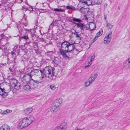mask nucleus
I'll list each match as a JSON object with an SVG mask.
<instances>
[{
    "mask_svg": "<svg viewBox=\"0 0 130 130\" xmlns=\"http://www.w3.org/2000/svg\"><path fill=\"white\" fill-rule=\"evenodd\" d=\"M32 75L30 73H28L24 75L21 79L22 82L25 84H30V81L32 78Z\"/></svg>",
    "mask_w": 130,
    "mask_h": 130,
    "instance_id": "8",
    "label": "nucleus"
},
{
    "mask_svg": "<svg viewBox=\"0 0 130 130\" xmlns=\"http://www.w3.org/2000/svg\"><path fill=\"white\" fill-rule=\"evenodd\" d=\"M61 49L63 50H69L70 52H72L75 49L74 45L70 43L68 41H65L62 42L61 46Z\"/></svg>",
    "mask_w": 130,
    "mask_h": 130,
    "instance_id": "5",
    "label": "nucleus"
},
{
    "mask_svg": "<svg viewBox=\"0 0 130 130\" xmlns=\"http://www.w3.org/2000/svg\"><path fill=\"white\" fill-rule=\"evenodd\" d=\"M26 24L20 23L17 25V27L19 30V35H23V36L20 37V40L24 39L27 40L29 38H31V39L34 40L35 38H37L38 36L35 34V31L34 29H27L25 27L27 26Z\"/></svg>",
    "mask_w": 130,
    "mask_h": 130,
    "instance_id": "1",
    "label": "nucleus"
},
{
    "mask_svg": "<svg viewBox=\"0 0 130 130\" xmlns=\"http://www.w3.org/2000/svg\"><path fill=\"white\" fill-rule=\"evenodd\" d=\"M59 108V107L53 104L50 108V110L51 112H56Z\"/></svg>",
    "mask_w": 130,
    "mask_h": 130,
    "instance_id": "24",
    "label": "nucleus"
},
{
    "mask_svg": "<svg viewBox=\"0 0 130 130\" xmlns=\"http://www.w3.org/2000/svg\"><path fill=\"white\" fill-rule=\"evenodd\" d=\"M92 2H91V4L95 5L96 4L97 5L101 4L102 3V1L101 0H93V1H92Z\"/></svg>",
    "mask_w": 130,
    "mask_h": 130,
    "instance_id": "28",
    "label": "nucleus"
},
{
    "mask_svg": "<svg viewBox=\"0 0 130 130\" xmlns=\"http://www.w3.org/2000/svg\"><path fill=\"white\" fill-rule=\"evenodd\" d=\"M9 0H1V2L2 3L6 4L8 2Z\"/></svg>",
    "mask_w": 130,
    "mask_h": 130,
    "instance_id": "44",
    "label": "nucleus"
},
{
    "mask_svg": "<svg viewBox=\"0 0 130 130\" xmlns=\"http://www.w3.org/2000/svg\"><path fill=\"white\" fill-rule=\"evenodd\" d=\"M26 44H28L30 46L33 47L34 48H35V50H37V48L38 47L37 43L34 42H27Z\"/></svg>",
    "mask_w": 130,
    "mask_h": 130,
    "instance_id": "20",
    "label": "nucleus"
},
{
    "mask_svg": "<svg viewBox=\"0 0 130 130\" xmlns=\"http://www.w3.org/2000/svg\"><path fill=\"white\" fill-rule=\"evenodd\" d=\"M54 25L51 24L49 26V28L48 29V32H50L52 30V28L54 27Z\"/></svg>",
    "mask_w": 130,
    "mask_h": 130,
    "instance_id": "38",
    "label": "nucleus"
},
{
    "mask_svg": "<svg viewBox=\"0 0 130 130\" xmlns=\"http://www.w3.org/2000/svg\"><path fill=\"white\" fill-rule=\"evenodd\" d=\"M39 79H38L36 80L33 79L32 78H31V79L30 81V85H31V87L32 88L34 89L37 87V84H38L42 82V78L43 76L41 77H39Z\"/></svg>",
    "mask_w": 130,
    "mask_h": 130,
    "instance_id": "10",
    "label": "nucleus"
},
{
    "mask_svg": "<svg viewBox=\"0 0 130 130\" xmlns=\"http://www.w3.org/2000/svg\"><path fill=\"white\" fill-rule=\"evenodd\" d=\"M75 32L76 33H77L78 32H76V31H75ZM74 34L75 35H76V37H77V38H78V37H80L79 36V35L77 33H76V34H75V33H74Z\"/></svg>",
    "mask_w": 130,
    "mask_h": 130,
    "instance_id": "47",
    "label": "nucleus"
},
{
    "mask_svg": "<svg viewBox=\"0 0 130 130\" xmlns=\"http://www.w3.org/2000/svg\"><path fill=\"white\" fill-rule=\"evenodd\" d=\"M92 1V0H90V2H91Z\"/></svg>",
    "mask_w": 130,
    "mask_h": 130,
    "instance_id": "62",
    "label": "nucleus"
},
{
    "mask_svg": "<svg viewBox=\"0 0 130 130\" xmlns=\"http://www.w3.org/2000/svg\"><path fill=\"white\" fill-rule=\"evenodd\" d=\"M21 46L22 47H23L24 48V46L23 45H22Z\"/></svg>",
    "mask_w": 130,
    "mask_h": 130,
    "instance_id": "59",
    "label": "nucleus"
},
{
    "mask_svg": "<svg viewBox=\"0 0 130 130\" xmlns=\"http://www.w3.org/2000/svg\"><path fill=\"white\" fill-rule=\"evenodd\" d=\"M90 1V0H79V2L84 5L89 6L92 4Z\"/></svg>",
    "mask_w": 130,
    "mask_h": 130,
    "instance_id": "19",
    "label": "nucleus"
},
{
    "mask_svg": "<svg viewBox=\"0 0 130 130\" xmlns=\"http://www.w3.org/2000/svg\"><path fill=\"white\" fill-rule=\"evenodd\" d=\"M41 40H42V42H46V41L45 40H44V39L42 38L41 39Z\"/></svg>",
    "mask_w": 130,
    "mask_h": 130,
    "instance_id": "51",
    "label": "nucleus"
},
{
    "mask_svg": "<svg viewBox=\"0 0 130 130\" xmlns=\"http://www.w3.org/2000/svg\"><path fill=\"white\" fill-rule=\"evenodd\" d=\"M32 88L31 87V85H28L27 84H26V85H23V89L26 90H30V89Z\"/></svg>",
    "mask_w": 130,
    "mask_h": 130,
    "instance_id": "26",
    "label": "nucleus"
},
{
    "mask_svg": "<svg viewBox=\"0 0 130 130\" xmlns=\"http://www.w3.org/2000/svg\"><path fill=\"white\" fill-rule=\"evenodd\" d=\"M32 109L31 108H28L24 110V112L25 114L28 115L30 113L32 110Z\"/></svg>",
    "mask_w": 130,
    "mask_h": 130,
    "instance_id": "29",
    "label": "nucleus"
},
{
    "mask_svg": "<svg viewBox=\"0 0 130 130\" xmlns=\"http://www.w3.org/2000/svg\"><path fill=\"white\" fill-rule=\"evenodd\" d=\"M1 5H0V8H1Z\"/></svg>",
    "mask_w": 130,
    "mask_h": 130,
    "instance_id": "63",
    "label": "nucleus"
},
{
    "mask_svg": "<svg viewBox=\"0 0 130 130\" xmlns=\"http://www.w3.org/2000/svg\"><path fill=\"white\" fill-rule=\"evenodd\" d=\"M73 23L76 25L77 27L79 28L81 30L84 31V29L85 28V25L83 23H77L73 22Z\"/></svg>",
    "mask_w": 130,
    "mask_h": 130,
    "instance_id": "16",
    "label": "nucleus"
},
{
    "mask_svg": "<svg viewBox=\"0 0 130 130\" xmlns=\"http://www.w3.org/2000/svg\"><path fill=\"white\" fill-rule=\"evenodd\" d=\"M104 18H105V20H106V15H104Z\"/></svg>",
    "mask_w": 130,
    "mask_h": 130,
    "instance_id": "53",
    "label": "nucleus"
},
{
    "mask_svg": "<svg viewBox=\"0 0 130 130\" xmlns=\"http://www.w3.org/2000/svg\"><path fill=\"white\" fill-rule=\"evenodd\" d=\"M91 84V83L88 80V81L87 82L85 83L84 86L85 87H87L89 86Z\"/></svg>",
    "mask_w": 130,
    "mask_h": 130,
    "instance_id": "39",
    "label": "nucleus"
},
{
    "mask_svg": "<svg viewBox=\"0 0 130 130\" xmlns=\"http://www.w3.org/2000/svg\"><path fill=\"white\" fill-rule=\"evenodd\" d=\"M90 25L94 27V28L92 29H91L90 28V26L89 27V29H90V30H94L95 29V28H96L95 24L94 23H92Z\"/></svg>",
    "mask_w": 130,
    "mask_h": 130,
    "instance_id": "37",
    "label": "nucleus"
},
{
    "mask_svg": "<svg viewBox=\"0 0 130 130\" xmlns=\"http://www.w3.org/2000/svg\"><path fill=\"white\" fill-rule=\"evenodd\" d=\"M14 4V2H10L9 3V4L10 5V6H13Z\"/></svg>",
    "mask_w": 130,
    "mask_h": 130,
    "instance_id": "50",
    "label": "nucleus"
},
{
    "mask_svg": "<svg viewBox=\"0 0 130 130\" xmlns=\"http://www.w3.org/2000/svg\"><path fill=\"white\" fill-rule=\"evenodd\" d=\"M52 62L54 64L57 65L59 63V61L57 57H54V59L52 60Z\"/></svg>",
    "mask_w": 130,
    "mask_h": 130,
    "instance_id": "27",
    "label": "nucleus"
},
{
    "mask_svg": "<svg viewBox=\"0 0 130 130\" xmlns=\"http://www.w3.org/2000/svg\"><path fill=\"white\" fill-rule=\"evenodd\" d=\"M6 65V63H0V70H2V69Z\"/></svg>",
    "mask_w": 130,
    "mask_h": 130,
    "instance_id": "41",
    "label": "nucleus"
},
{
    "mask_svg": "<svg viewBox=\"0 0 130 130\" xmlns=\"http://www.w3.org/2000/svg\"><path fill=\"white\" fill-rule=\"evenodd\" d=\"M7 45L6 44L5 46H2L1 47V49L4 52L3 55L8 57L12 58L14 60L16 59L17 55H19V48L15 46L13 48V50L12 52H10V51L7 48Z\"/></svg>",
    "mask_w": 130,
    "mask_h": 130,
    "instance_id": "2",
    "label": "nucleus"
},
{
    "mask_svg": "<svg viewBox=\"0 0 130 130\" xmlns=\"http://www.w3.org/2000/svg\"><path fill=\"white\" fill-rule=\"evenodd\" d=\"M80 7H78V6H77V8H75V9L76 10H78V11H80Z\"/></svg>",
    "mask_w": 130,
    "mask_h": 130,
    "instance_id": "48",
    "label": "nucleus"
},
{
    "mask_svg": "<svg viewBox=\"0 0 130 130\" xmlns=\"http://www.w3.org/2000/svg\"><path fill=\"white\" fill-rule=\"evenodd\" d=\"M76 130H83V129H82L79 130V129H76Z\"/></svg>",
    "mask_w": 130,
    "mask_h": 130,
    "instance_id": "60",
    "label": "nucleus"
},
{
    "mask_svg": "<svg viewBox=\"0 0 130 130\" xmlns=\"http://www.w3.org/2000/svg\"><path fill=\"white\" fill-rule=\"evenodd\" d=\"M54 53V52L53 51H47L45 53V55L50 57H51Z\"/></svg>",
    "mask_w": 130,
    "mask_h": 130,
    "instance_id": "30",
    "label": "nucleus"
},
{
    "mask_svg": "<svg viewBox=\"0 0 130 130\" xmlns=\"http://www.w3.org/2000/svg\"><path fill=\"white\" fill-rule=\"evenodd\" d=\"M36 24L34 27V30L36 31L35 34L36 32H39L41 34H42L41 32V29L42 27L41 26V25L40 22H38V21L37 20H36L35 21Z\"/></svg>",
    "mask_w": 130,
    "mask_h": 130,
    "instance_id": "11",
    "label": "nucleus"
},
{
    "mask_svg": "<svg viewBox=\"0 0 130 130\" xmlns=\"http://www.w3.org/2000/svg\"><path fill=\"white\" fill-rule=\"evenodd\" d=\"M2 72L1 70H0V76H1V75H2Z\"/></svg>",
    "mask_w": 130,
    "mask_h": 130,
    "instance_id": "52",
    "label": "nucleus"
},
{
    "mask_svg": "<svg viewBox=\"0 0 130 130\" xmlns=\"http://www.w3.org/2000/svg\"><path fill=\"white\" fill-rule=\"evenodd\" d=\"M98 75L97 74H95L94 75H92L88 79V80L90 81L92 84L97 77Z\"/></svg>",
    "mask_w": 130,
    "mask_h": 130,
    "instance_id": "22",
    "label": "nucleus"
},
{
    "mask_svg": "<svg viewBox=\"0 0 130 130\" xmlns=\"http://www.w3.org/2000/svg\"><path fill=\"white\" fill-rule=\"evenodd\" d=\"M118 9H119V10H120V7H118Z\"/></svg>",
    "mask_w": 130,
    "mask_h": 130,
    "instance_id": "56",
    "label": "nucleus"
},
{
    "mask_svg": "<svg viewBox=\"0 0 130 130\" xmlns=\"http://www.w3.org/2000/svg\"><path fill=\"white\" fill-rule=\"evenodd\" d=\"M43 75H44L47 77L51 79H54L53 76H56L59 72L58 71H56L55 69L51 67H45L42 70Z\"/></svg>",
    "mask_w": 130,
    "mask_h": 130,
    "instance_id": "3",
    "label": "nucleus"
},
{
    "mask_svg": "<svg viewBox=\"0 0 130 130\" xmlns=\"http://www.w3.org/2000/svg\"><path fill=\"white\" fill-rule=\"evenodd\" d=\"M9 111V110H7V112H8L9 111Z\"/></svg>",
    "mask_w": 130,
    "mask_h": 130,
    "instance_id": "57",
    "label": "nucleus"
},
{
    "mask_svg": "<svg viewBox=\"0 0 130 130\" xmlns=\"http://www.w3.org/2000/svg\"><path fill=\"white\" fill-rule=\"evenodd\" d=\"M7 56L8 57L7 63L8 64H11V65H10L11 66L9 68V70L11 72H13L15 68V65L14 64L15 63L16 64L17 63V62L15 61L16 59L14 60L13 58L9 57L8 56Z\"/></svg>",
    "mask_w": 130,
    "mask_h": 130,
    "instance_id": "7",
    "label": "nucleus"
},
{
    "mask_svg": "<svg viewBox=\"0 0 130 130\" xmlns=\"http://www.w3.org/2000/svg\"><path fill=\"white\" fill-rule=\"evenodd\" d=\"M67 127V123L65 122H63L62 123L60 126L56 128L54 130H65Z\"/></svg>",
    "mask_w": 130,
    "mask_h": 130,
    "instance_id": "15",
    "label": "nucleus"
},
{
    "mask_svg": "<svg viewBox=\"0 0 130 130\" xmlns=\"http://www.w3.org/2000/svg\"><path fill=\"white\" fill-rule=\"evenodd\" d=\"M70 10H73V11H76L75 8L71 6Z\"/></svg>",
    "mask_w": 130,
    "mask_h": 130,
    "instance_id": "45",
    "label": "nucleus"
},
{
    "mask_svg": "<svg viewBox=\"0 0 130 130\" xmlns=\"http://www.w3.org/2000/svg\"><path fill=\"white\" fill-rule=\"evenodd\" d=\"M72 20L73 21L78 22L80 23L82 22V20L79 18H73Z\"/></svg>",
    "mask_w": 130,
    "mask_h": 130,
    "instance_id": "33",
    "label": "nucleus"
},
{
    "mask_svg": "<svg viewBox=\"0 0 130 130\" xmlns=\"http://www.w3.org/2000/svg\"><path fill=\"white\" fill-rule=\"evenodd\" d=\"M41 4L42 6L43 7H45L47 5L48 6V4L46 3H42Z\"/></svg>",
    "mask_w": 130,
    "mask_h": 130,
    "instance_id": "43",
    "label": "nucleus"
},
{
    "mask_svg": "<svg viewBox=\"0 0 130 130\" xmlns=\"http://www.w3.org/2000/svg\"><path fill=\"white\" fill-rule=\"evenodd\" d=\"M10 86L16 89H19L21 86L18 81L14 78H12L10 80Z\"/></svg>",
    "mask_w": 130,
    "mask_h": 130,
    "instance_id": "6",
    "label": "nucleus"
},
{
    "mask_svg": "<svg viewBox=\"0 0 130 130\" xmlns=\"http://www.w3.org/2000/svg\"><path fill=\"white\" fill-rule=\"evenodd\" d=\"M41 10H42L43 11H44V9H41Z\"/></svg>",
    "mask_w": 130,
    "mask_h": 130,
    "instance_id": "61",
    "label": "nucleus"
},
{
    "mask_svg": "<svg viewBox=\"0 0 130 130\" xmlns=\"http://www.w3.org/2000/svg\"><path fill=\"white\" fill-rule=\"evenodd\" d=\"M42 72V70L40 69H34L31 71L30 73L32 75V76L34 75L38 76L41 75L42 76L43 75Z\"/></svg>",
    "mask_w": 130,
    "mask_h": 130,
    "instance_id": "13",
    "label": "nucleus"
},
{
    "mask_svg": "<svg viewBox=\"0 0 130 130\" xmlns=\"http://www.w3.org/2000/svg\"><path fill=\"white\" fill-rule=\"evenodd\" d=\"M9 111V110H7V112H8L9 111Z\"/></svg>",
    "mask_w": 130,
    "mask_h": 130,
    "instance_id": "58",
    "label": "nucleus"
},
{
    "mask_svg": "<svg viewBox=\"0 0 130 130\" xmlns=\"http://www.w3.org/2000/svg\"><path fill=\"white\" fill-rule=\"evenodd\" d=\"M56 21H55L53 20L52 23H51V24L53 25H55V24H56Z\"/></svg>",
    "mask_w": 130,
    "mask_h": 130,
    "instance_id": "46",
    "label": "nucleus"
},
{
    "mask_svg": "<svg viewBox=\"0 0 130 130\" xmlns=\"http://www.w3.org/2000/svg\"><path fill=\"white\" fill-rule=\"evenodd\" d=\"M123 66L126 69H127L130 67V66H129L128 64L127 63L126 61L124 63Z\"/></svg>",
    "mask_w": 130,
    "mask_h": 130,
    "instance_id": "36",
    "label": "nucleus"
},
{
    "mask_svg": "<svg viewBox=\"0 0 130 130\" xmlns=\"http://www.w3.org/2000/svg\"><path fill=\"white\" fill-rule=\"evenodd\" d=\"M50 88L52 90L55 89L56 88V87L55 85H50Z\"/></svg>",
    "mask_w": 130,
    "mask_h": 130,
    "instance_id": "42",
    "label": "nucleus"
},
{
    "mask_svg": "<svg viewBox=\"0 0 130 130\" xmlns=\"http://www.w3.org/2000/svg\"><path fill=\"white\" fill-rule=\"evenodd\" d=\"M83 130H89L88 129H85V128L83 129Z\"/></svg>",
    "mask_w": 130,
    "mask_h": 130,
    "instance_id": "54",
    "label": "nucleus"
},
{
    "mask_svg": "<svg viewBox=\"0 0 130 130\" xmlns=\"http://www.w3.org/2000/svg\"><path fill=\"white\" fill-rule=\"evenodd\" d=\"M95 58V55L94 54H92L89 57V59L90 60V61L88 62V65L85 66V68L89 67L91 65L92 63V62L94 60Z\"/></svg>",
    "mask_w": 130,
    "mask_h": 130,
    "instance_id": "18",
    "label": "nucleus"
},
{
    "mask_svg": "<svg viewBox=\"0 0 130 130\" xmlns=\"http://www.w3.org/2000/svg\"><path fill=\"white\" fill-rule=\"evenodd\" d=\"M26 4L23 6L22 7V10L26 11L27 10H28L30 11V13H35V11L33 10L32 7L30 5H28V3L27 2L26 3Z\"/></svg>",
    "mask_w": 130,
    "mask_h": 130,
    "instance_id": "12",
    "label": "nucleus"
},
{
    "mask_svg": "<svg viewBox=\"0 0 130 130\" xmlns=\"http://www.w3.org/2000/svg\"><path fill=\"white\" fill-rule=\"evenodd\" d=\"M59 53L63 57H68V56L67 55L66 53L70 52V51L69 50H63L60 48L59 49Z\"/></svg>",
    "mask_w": 130,
    "mask_h": 130,
    "instance_id": "17",
    "label": "nucleus"
},
{
    "mask_svg": "<svg viewBox=\"0 0 130 130\" xmlns=\"http://www.w3.org/2000/svg\"><path fill=\"white\" fill-rule=\"evenodd\" d=\"M107 27L108 29H111L113 27L111 23H107Z\"/></svg>",
    "mask_w": 130,
    "mask_h": 130,
    "instance_id": "35",
    "label": "nucleus"
},
{
    "mask_svg": "<svg viewBox=\"0 0 130 130\" xmlns=\"http://www.w3.org/2000/svg\"><path fill=\"white\" fill-rule=\"evenodd\" d=\"M85 9L86 8H84V7H81L80 8V11L82 13H84L85 12Z\"/></svg>",
    "mask_w": 130,
    "mask_h": 130,
    "instance_id": "40",
    "label": "nucleus"
},
{
    "mask_svg": "<svg viewBox=\"0 0 130 130\" xmlns=\"http://www.w3.org/2000/svg\"><path fill=\"white\" fill-rule=\"evenodd\" d=\"M71 6H66V8L67 9L70 10Z\"/></svg>",
    "mask_w": 130,
    "mask_h": 130,
    "instance_id": "49",
    "label": "nucleus"
},
{
    "mask_svg": "<svg viewBox=\"0 0 130 130\" xmlns=\"http://www.w3.org/2000/svg\"><path fill=\"white\" fill-rule=\"evenodd\" d=\"M26 16L25 14H24V18H25V19H26Z\"/></svg>",
    "mask_w": 130,
    "mask_h": 130,
    "instance_id": "55",
    "label": "nucleus"
},
{
    "mask_svg": "<svg viewBox=\"0 0 130 130\" xmlns=\"http://www.w3.org/2000/svg\"><path fill=\"white\" fill-rule=\"evenodd\" d=\"M112 32L111 31L104 39V43L106 44H108L110 42L111 39Z\"/></svg>",
    "mask_w": 130,
    "mask_h": 130,
    "instance_id": "14",
    "label": "nucleus"
},
{
    "mask_svg": "<svg viewBox=\"0 0 130 130\" xmlns=\"http://www.w3.org/2000/svg\"><path fill=\"white\" fill-rule=\"evenodd\" d=\"M54 11L58 12H64L65 10L61 8H55L54 9Z\"/></svg>",
    "mask_w": 130,
    "mask_h": 130,
    "instance_id": "34",
    "label": "nucleus"
},
{
    "mask_svg": "<svg viewBox=\"0 0 130 130\" xmlns=\"http://www.w3.org/2000/svg\"><path fill=\"white\" fill-rule=\"evenodd\" d=\"M10 128L9 126L5 124L1 127L0 130H9Z\"/></svg>",
    "mask_w": 130,
    "mask_h": 130,
    "instance_id": "25",
    "label": "nucleus"
},
{
    "mask_svg": "<svg viewBox=\"0 0 130 130\" xmlns=\"http://www.w3.org/2000/svg\"><path fill=\"white\" fill-rule=\"evenodd\" d=\"M103 31L102 30L101 31H100L96 34L95 36V38H94V40L93 41V42H94V40H95V39L96 38H98L100 36V35L101 34V32L102 33ZM101 35H102V34H101Z\"/></svg>",
    "mask_w": 130,
    "mask_h": 130,
    "instance_id": "32",
    "label": "nucleus"
},
{
    "mask_svg": "<svg viewBox=\"0 0 130 130\" xmlns=\"http://www.w3.org/2000/svg\"><path fill=\"white\" fill-rule=\"evenodd\" d=\"M62 99L60 98L59 99L56 100L54 101V105L59 107V106L60 104L62 102Z\"/></svg>",
    "mask_w": 130,
    "mask_h": 130,
    "instance_id": "23",
    "label": "nucleus"
},
{
    "mask_svg": "<svg viewBox=\"0 0 130 130\" xmlns=\"http://www.w3.org/2000/svg\"><path fill=\"white\" fill-rule=\"evenodd\" d=\"M5 90V89H2L0 87V95H2L4 98L6 97L8 95L7 93L4 91Z\"/></svg>",
    "mask_w": 130,
    "mask_h": 130,
    "instance_id": "21",
    "label": "nucleus"
},
{
    "mask_svg": "<svg viewBox=\"0 0 130 130\" xmlns=\"http://www.w3.org/2000/svg\"><path fill=\"white\" fill-rule=\"evenodd\" d=\"M0 48L2 46H5L7 42L9 40V38L5 36L4 34H2L0 35Z\"/></svg>",
    "mask_w": 130,
    "mask_h": 130,
    "instance_id": "9",
    "label": "nucleus"
},
{
    "mask_svg": "<svg viewBox=\"0 0 130 130\" xmlns=\"http://www.w3.org/2000/svg\"><path fill=\"white\" fill-rule=\"evenodd\" d=\"M2 11L3 14V16H5L8 13V12L7 11L6 8L5 7H4L3 10H2Z\"/></svg>",
    "mask_w": 130,
    "mask_h": 130,
    "instance_id": "31",
    "label": "nucleus"
},
{
    "mask_svg": "<svg viewBox=\"0 0 130 130\" xmlns=\"http://www.w3.org/2000/svg\"><path fill=\"white\" fill-rule=\"evenodd\" d=\"M34 120V118L32 117L24 118L19 123L18 128L21 129L27 126L31 123Z\"/></svg>",
    "mask_w": 130,
    "mask_h": 130,
    "instance_id": "4",
    "label": "nucleus"
}]
</instances>
